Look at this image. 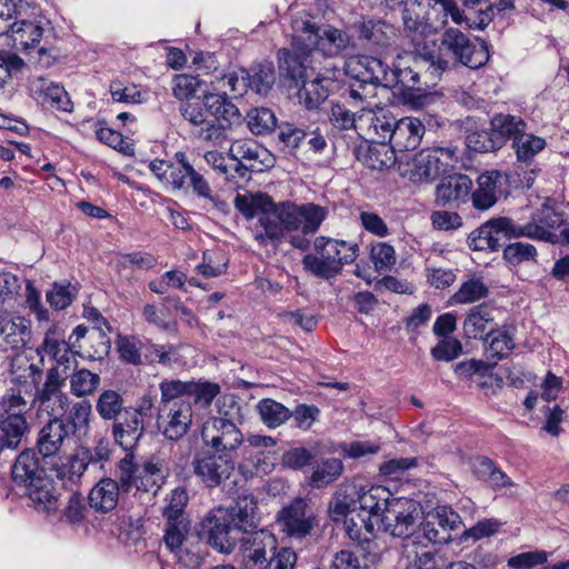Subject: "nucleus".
Here are the masks:
<instances>
[{"mask_svg": "<svg viewBox=\"0 0 569 569\" xmlns=\"http://www.w3.org/2000/svg\"><path fill=\"white\" fill-rule=\"evenodd\" d=\"M353 47L352 37L346 31L299 12L291 18L290 48L277 53L279 79L288 89L298 90L306 84L308 69L316 71L323 59L336 58Z\"/></svg>", "mask_w": 569, "mask_h": 569, "instance_id": "f257e3e1", "label": "nucleus"}, {"mask_svg": "<svg viewBox=\"0 0 569 569\" xmlns=\"http://www.w3.org/2000/svg\"><path fill=\"white\" fill-rule=\"evenodd\" d=\"M422 57L429 61L430 80H438L446 70L459 64L470 69L483 67L489 60V50L483 40H472L460 29L449 27L433 41L432 49L422 46Z\"/></svg>", "mask_w": 569, "mask_h": 569, "instance_id": "f03ea898", "label": "nucleus"}, {"mask_svg": "<svg viewBox=\"0 0 569 569\" xmlns=\"http://www.w3.org/2000/svg\"><path fill=\"white\" fill-rule=\"evenodd\" d=\"M328 216L325 207L315 203L296 204L290 201L276 203L271 200L268 214H261L259 222L263 233H257L260 243L270 241L278 246L287 233L301 231L303 234H315Z\"/></svg>", "mask_w": 569, "mask_h": 569, "instance_id": "7ed1b4c3", "label": "nucleus"}, {"mask_svg": "<svg viewBox=\"0 0 569 569\" xmlns=\"http://www.w3.org/2000/svg\"><path fill=\"white\" fill-rule=\"evenodd\" d=\"M227 398H223V405L218 408V417L208 418L201 429V440L203 448L216 452L232 456L243 442V435L237 426L233 418V409L237 413L240 407L237 402L229 399V410L226 409Z\"/></svg>", "mask_w": 569, "mask_h": 569, "instance_id": "20e7f679", "label": "nucleus"}, {"mask_svg": "<svg viewBox=\"0 0 569 569\" xmlns=\"http://www.w3.org/2000/svg\"><path fill=\"white\" fill-rule=\"evenodd\" d=\"M163 541L184 567L194 569L202 563L206 551L199 543V526L192 532L190 518L164 521Z\"/></svg>", "mask_w": 569, "mask_h": 569, "instance_id": "39448f33", "label": "nucleus"}, {"mask_svg": "<svg viewBox=\"0 0 569 569\" xmlns=\"http://www.w3.org/2000/svg\"><path fill=\"white\" fill-rule=\"evenodd\" d=\"M241 536L233 518L221 508L208 512L199 522V543L204 541L220 553L233 552Z\"/></svg>", "mask_w": 569, "mask_h": 569, "instance_id": "423d86ee", "label": "nucleus"}, {"mask_svg": "<svg viewBox=\"0 0 569 569\" xmlns=\"http://www.w3.org/2000/svg\"><path fill=\"white\" fill-rule=\"evenodd\" d=\"M535 232V226H520L509 218L500 217L472 231L468 237V244L475 251H497L508 239L536 234Z\"/></svg>", "mask_w": 569, "mask_h": 569, "instance_id": "0eeeda50", "label": "nucleus"}, {"mask_svg": "<svg viewBox=\"0 0 569 569\" xmlns=\"http://www.w3.org/2000/svg\"><path fill=\"white\" fill-rule=\"evenodd\" d=\"M423 511L420 502L405 497L391 500L379 521L381 530L395 538L407 539L420 528Z\"/></svg>", "mask_w": 569, "mask_h": 569, "instance_id": "6e6552de", "label": "nucleus"}, {"mask_svg": "<svg viewBox=\"0 0 569 569\" xmlns=\"http://www.w3.org/2000/svg\"><path fill=\"white\" fill-rule=\"evenodd\" d=\"M458 161V148L452 143L435 146L416 153L409 173L413 182L431 181L447 172Z\"/></svg>", "mask_w": 569, "mask_h": 569, "instance_id": "1a4fd4ad", "label": "nucleus"}, {"mask_svg": "<svg viewBox=\"0 0 569 569\" xmlns=\"http://www.w3.org/2000/svg\"><path fill=\"white\" fill-rule=\"evenodd\" d=\"M193 475L208 489L219 488L234 475L232 456L201 448L191 461Z\"/></svg>", "mask_w": 569, "mask_h": 569, "instance_id": "9d476101", "label": "nucleus"}, {"mask_svg": "<svg viewBox=\"0 0 569 569\" xmlns=\"http://www.w3.org/2000/svg\"><path fill=\"white\" fill-rule=\"evenodd\" d=\"M126 462H118L113 478H102L89 492L88 502L96 512L112 511L129 493L130 473Z\"/></svg>", "mask_w": 569, "mask_h": 569, "instance_id": "9b49d317", "label": "nucleus"}, {"mask_svg": "<svg viewBox=\"0 0 569 569\" xmlns=\"http://www.w3.org/2000/svg\"><path fill=\"white\" fill-rule=\"evenodd\" d=\"M346 74L353 81H360L367 87L388 88L392 84L391 67L383 60L372 56H355L345 63Z\"/></svg>", "mask_w": 569, "mask_h": 569, "instance_id": "f8f14e48", "label": "nucleus"}, {"mask_svg": "<svg viewBox=\"0 0 569 569\" xmlns=\"http://www.w3.org/2000/svg\"><path fill=\"white\" fill-rule=\"evenodd\" d=\"M238 543L243 569H266L268 555L278 548L276 536L266 529L243 532Z\"/></svg>", "mask_w": 569, "mask_h": 569, "instance_id": "ddd939ff", "label": "nucleus"}, {"mask_svg": "<svg viewBox=\"0 0 569 569\" xmlns=\"http://www.w3.org/2000/svg\"><path fill=\"white\" fill-rule=\"evenodd\" d=\"M332 59H323L318 68H316V71H313L316 73L315 79L310 82L306 81L305 87H300L297 90L299 102L309 110L318 109L329 97L335 86V80L340 69Z\"/></svg>", "mask_w": 569, "mask_h": 569, "instance_id": "4468645a", "label": "nucleus"}, {"mask_svg": "<svg viewBox=\"0 0 569 569\" xmlns=\"http://www.w3.org/2000/svg\"><path fill=\"white\" fill-rule=\"evenodd\" d=\"M277 521L289 538L302 540L318 527V519L305 499L298 498L284 506Z\"/></svg>", "mask_w": 569, "mask_h": 569, "instance_id": "2eb2a0df", "label": "nucleus"}, {"mask_svg": "<svg viewBox=\"0 0 569 569\" xmlns=\"http://www.w3.org/2000/svg\"><path fill=\"white\" fill-rule=\"evenodd\" d=\"M6 403L8 410L14 412L9 411L7 417L0 419V453L6 449H17L29 432V423L24 416L29 406L23 397H12Z\"/></svg>", "mask_w": 569, "mask_h": 569, "instance_id": "dca6fc26", "label": "nucleus"}, {"mask_svg": "<svg viewBox=\"0 0 569 569\" xmlns=\"http://www.w3.org/2000/svg\"><path fill=\"white\" fill-rule=\"evenodd\" d=\"M462 525L461 517L449 506H438L420 520L423 536L433 543L445 545L452 540V532Z\"/></svg>", "mask_w": 569, "mask_h": 569, "instance_id": "f3484780", "label": "nucleus"}, {"mask_svg": "<svg viewBox=\"0 0 569 569\" xmlns=\"http://www.w3.org/2000/svg\"><path fill=\"white\" fill-rule=\"evenodd\" d=\"M203 99L187 101L180 106L182 118L197 128L196 137L213 146H221L227 140L226 124H213L208 117Z\"/></svg>", "mask_w": 569, "mask_h": 569, "instance_id": "a211bd4d", "label": "nucleus"}, {"mask_svg": "<svg viewBox=\"0 0 569 569\" xmlns=\"http://www.w3.org/2000/svg\"><path fill=\"white\" fill-rule=\"evenodd\" d=\"M417 53L411 66L401 67L397 64L391 67L393 83L388 84L389 89L400 88L401 90L425 91L429 84H435L437 80H430L429 61L422 57V47L417 48Z\"/></svg>", "mask_w": 569, "mask_h": 569, "instance_id": "6ab92c4d", "label": "nucleus"}, {"mask_svg": "<svg viewBox=\"0 0 569 569\" xmlns=\"http://www.w3.org/2000/svg\"><path fill=\"white\" fill-rule=\"evenodd\" d=\"M228 156L233 161L249 164L254 172L268 171L274 167L277 161L272 152L252 139L234 140L229 148Z\"/></svg>", "mask_w": 569, "mask_h": 569, "instance_id": "aec40b11", "label": "nucleus"}, {"mask_svg": "<svg viewBox=\"0 0 569 569\" xmlns=\"http://www.w3.org/2000/svg\"><path fill=\"white\" fill-rule=\"evenodd\" d=\"M26 493L32 507L38 512L47 515L57 512L62 483L56 482L52 476L44 473L43 476L33 478V480L29 481L26 486Z\"/></svg>", "mask_w": 569, "mask_h": 569, "instance_id": "412c9836", "label": "nucleus"}, {"mask_svg": "<svg viewBox=\"0 0 569 569\" xmlns=\"http://www.w3.org/2000/svg\"><path fill=\"white\" fill-rule=\"evenodd\" d=\"M66 382V376L57 369H49L46 375V381L41 388L37 389L34 401L39 408L51 415H57L58 407L61 411L69 408V397L62 391Z\"/></svg>", "mask_w": 569, "mask_h": 569, "instance_id": "4be33fe9", "label": "nucleus"}, {"mask_svg": "<svg viewBox=\"0 0 569 569\" xmlns=\"http://www.w3.org/2000/svg\"><path fill=\"white\" fill-rule=\"evenodd\" d=\"M426 128L421 120L413 117L399 119L393 126L390 136V146L393 152H405L419 147Z\"/></svg>", "mask_w": 569, "mask_h": 569, "instance_id": "5701e85b", "label": "nucleus"}, {"mask_svg": "<svg viewBox=\"0 0 569 569\" xmlns=\"http://www.w3.org/2000/svg\"><path fill=\"white\" fill-rule=\"evenodd\" d=\"M146 432V422L137 418V415L124 410L123 415L113 422L112 436L127 453H133Z\"/></svg>", "mask_w": 569, "mask_h": 569, "instance_id": "b1692460", "label": "nucleus"}, {"mask_svg": "<svg viewBox=\"0 0 569 569\" xmlns=\"http://www.w3.org/2000/svg\"><path fill=\"white\" fill-rule=\"evenodd\" d=\"M358 39L370 47L386 48L396 36L395 28L381 19H361L352 24Z\"/></svg>", "mask_w": 569, "mask_h": 569, "instance_id": "393cba45", "label": "nucleus"}, {"mask_svg": "<svg viewBox=\"0 0 569 569\" xmlns=\"http://www.w3.org/2000/svg\"><path fill=\"white\" fill-rule=\"evenodd\" d=\"M67 425L61 416H54L40 430L37 447L42 458L56 457L69 437Z\"/></svg>", "mask_w": 569, "mask_h": 569, "instance_id": "a878e982", "label": "nucleus"}, {"mask_svg": "<svg viewBox=\"0 0 569 569\" xmlns=\"http://www.w3.org/2000/svg\"><path fill=\"white\" fill-rule=\"evenodd\" d=\"M472 180L462 173H455L441 179L436 188V202L447 206L451 202H463L470 194Z\"/></svg>", "mask_w": 569, "mask_h": 569, "instance_id": "bb28decb", "label": "nucleus"}, {"mask_svg": "<svg viewBox=\"0 0 569 569\" xmlns=\"http://www.w3.org/2000/svg\"><path fill=\"white\" fill-rule=\"evenodd\" d=\"M202 99L211 123L226 124L227 129L232 123L240 121L241 113L236 104L228 99L226 92L223 94L206 93Z\"/></svg>", "mask_w": 569, "mask_h": 569, "instance_id": "cd10ccee", "label": "nucleus"}, {"mask_svg": "<svg viewBox=\"0 0 569 569\" xmlns=\"http://www.w3.org/2000/svg\"><path fill=\"white\" fill-rule=\"evenodd\" d=\"M192 423V408L189 402H176L170 408L167 418L160 423L162 435L172 441L180 440Z\"/></svg>", "mask_w": 569, "mask_h": 569, "instance_id": "c85d7f7f", "label": "nucleus"}, {"mask_svg": "<svg viewBox=\"0 0 569 569\" xmlns=\"http://www.w3.org/2000/svg\"><path fill=\"white\" fill-rule=\"evenodd\" d=\"M42 349L54 361L51 369H57L68 378V371L78 367L77 351H73L70 343L64 340H58L46 333Z\"/></svg>", "mask_w": 569, "mask_h": 569, "instance_id": "c756f323", "label": "nucleus"}, {"mask_svg": "<svg viewBox=\"0 0 569 569\" xmlns=\"http://www.w3.org/2000/svg\"><path fill=\"white\" fill-rule=\"evenodd\" d=\"M0 335L12 349H21L31 339L30 321L23 317H3L1 311Z\"/></svg>", "mask_w": 569, "mask_h": 569, "instance_id": "7c9ffc66", "label": "nucleus"}, {"mask_svg": "<svg viewBox=\"0 0 569 569\" xmlns=\"http://www.w3.org/2000/svg\"><path fill=\"white\" fill-rule=\"evenodd\" d=\"M506 178L496 170L487 171L478 177V189L472 193V203L479 210L492 207L498 198L497 191Z\"/></svg>", "mask_w": 569, "mask_h": 569, "instance_id": "2f4dec72", "label": "nucleus"}, {"mask_svg": "<svg viewBox=\"0 0 569 569\" xmlns=\"http://www.w3.org/2000/svg\"><path fill=\"white\" fill-rule=\"evenodd\" d=\"M316 254H306L302 259V266L306 271L315 277L330 280L341 272V258L335 260L329 252L316 250Z\"/></svg>", "mask_w": 569, "mask_h": 569, "instance_id": "473e14b6", "label": "nucleus"}, {"mask_svg": "<svg viewBox=\"0 0 569 569\" xmlns=\"http://www.w3.org/2000/svg\"><path fill=\"white\" fill-rule=\"evenodd\" d=\"M562 216L551 208H542L533 214L532 221L525 226H535L537 228L536 234L528 236L532 239L543 240L550 243L559 241V236L550 229L558 228L562 224Z\"/></svg>", "mask_w": 569, "mask_h": 569, "instance_id": "72a5a7b5", "label": "nucleus"}, {"mask_svg": "<svg viewBox=\"0 0 569 569\" xmlns=\"http://www.w3.org/2000/svg\"><path fill=\"white\" fill-rule=\"evenodd\" d=\"M44 468L40 467L37 452L33 449L23 450L12 467V479L17 485L27 486L33 478L43 476Z\"/></svg>", "mask_w": 569, "mask_h": 569, "instance_id": "f704fd0d", "label": "nucleus"}, {"mask_svg": "<svg viewBox=\"0 0 569 569\" xmlns=\"http://www.w3.org/2000/svg\"><path fill=\"white\" fill-rule=\"evenodd\" d=\"M393 499L392 493L382 486H373L362 493L358 492L357 496L360 509L377 517L378 521H380L383 513L387 512Z\"/></svg>", "mask_w": 569, "mask_h": 569, "instance_id": "c9c22d12", "label": "nucleus"}, {"mask_svg": "<svg viewBox=\"0 0 569 569\" xmlns=\"http://www.w3.org/2000/svg\"><path fill=\"white\" fill-rule=\"evenodd\" d=\"M526 122L517 116L498 113L490 121V129L497 141L502 148L508 140L515 141V138L526 130Z\"/></svg>", "mask_w": 569, "mask_h": 569, "instance_id": "e433bc0d", "label": "nucleus"}, {"mask_svg": "<svg viewBox=\"0 0 569 569\" xmlns=\"http://www.w3.org/2000/svg\"><path fill=\"white\" fill-rule=\"evenodd\" d=\"M224 510L233 518L242 533L257 528V501L253 496L241 495L237 498L233 507Z\"/></svg>", "mask_w": 569, "mask_h": 569, "instance_id": "4c0bfd02", "label": "nucleus"}, {"mask_svg": "<svg viewBox=\"0 0 569 569\" xmlns=\"http://www.w3.org/2000/svg\"><path fill=\"white\" fill-rule=\"evenodd\" d=\"M315 250H325L330 257L337 260L341 258V268L351 263L358 257L359 246L355 242L336 240L323 236L317 237L313 242Z\"/></svg>", "mask_w": 569, "mask_h": 569, "instance_id": "58836bf2", "label": "nucleus"}, {"mask_svg": "<svg viewBox=\"0 0 569 569\" xmlns=\"http://www.w3.org/2000/svg\"><path fill=\"white\" fill-rule=\"evenodd\" d=\"M119 462H126V467H129V492L136 489V492H146L156 496L160 488L163 486L162 482L156 481L153 478H149L142 470H140V466L136 462V457L133 453H126L124 457L119 460Z\"/></svg>", "mask_w": 569, "mask_h": 569, "instance_id": "ea45409f", "label": "nucleus"}, {"mask_svg": "<svg viewBox=\"0 0 569 569\" xmlns=\"http://www.w3.org/2000/svg\"><path fill=\"white\" fill-rule=\"evenodd\" d=\"M400 7L405 31L408 33V37H411L412 41L416 42L417 48H421L420 37L425 34L428 26L419 13V3L410 0L401 2Z\"/></svg>", "mask_w": 569, "mask_h": 569, "instance_id": "a19ab883", "label": "nucleus"}, {"mask_svg": "<svg viewBox=\"0 0 569 569\" xmlns=\"http://www.w3.org/2000/svg\"><path fill=\"white\" fill-rule=\"evenodd\" d=\"M66 417L62 418L67 425V430L72 435H86L90 426L92 406L89 400H81L71 405Z\"/></svg>", "mask_w": 569, "mask_h": 569, "instance_id": "79ce46f5", "label": "nucleus"}, {"mask_svg": "<svg viewBox=\"0 0 569 569\" xmlns=\"http://www.w3.org/2000/svg\"><path fill=\"white\" fill-rule=\"evenodd\" d=\"M250 86L253 92L266 96L272 89L276 81V70L271 61L254 63L247 70Z\"/></svg>", "mask_w": 569, "mask_h": 569, "instance_id": "37998d69", "label": "nucleus"}, {"mask_svg": "<svg viewBox=\"0 0 569 569\" xmlns=\"http://www.w3.org/2000/svg\"><path fill=\"white\" fill-rule=\"evenodd\" d=\"M123 405L124 399L121 393L112 389H107L99 395L96 401V410L101 419L112 420L114 422L127 409Z\"/></svg>", "mask_w": 569, "mask_h": 569, "instance_id": "c03bdc74", "label": "nucleus"}, {"mask_svg": "<svg viewBox=\"0 0 569 569\" xmlns=\"http://www.w3.org/2000/svg\"><path fill=\"white\" fill-rule=\"evenodd\" d=\"M70 392L78 397L84 398L94 393L99 388L101 378L98 373H94L86 368L74 369L73 372L68 376Z\"/></svg>", "mask_w": 569, "mask_h": 569, "instance_id": "a18cd8bd", "label": "nucleus"}, {"mask_svg": "<svg viewBox=\"0 0 569 569\" xmlns=\"http://www.w3.org/2000/svg\"><path fill=\"white\" fill-rule=\"evenodd\" d=\"M189 495L183 487H177L166 497L161 515L164 521L190 518L186 508Z\"/></svg>", "mask_w": 569, "mask_h": 569, "instance_id": "49530a36", "label": "nucleus"}, {"mask_svg": "<svg viewBox=\"0 0 569 569\" xmlns=\"http://www.w3.org/2000/svg\"><path fill=\"white\" fill-rule=\"evenodd\" d=\"M12 24L13 27L10 31L14 46L18 49L26 50L40 42L43 29L38 23L22 20L20 22H13Z\"/></svg>", "mask_w": 569, "mask_h": 569, "instance_id": "de8ad7c7", "label": "nucleus"}, {"mask_svg": "<svg viewBox=\"0 0 569 569\" xmlns=\"http://www.w3.org/2000/svg\"><path fill=\"white\" fill-rule=\"evenodd\" d=\"M271 200L270 196L262 192L256 194L238 193L234 198V207L246 218L252 219L258 211H261V214H268Z\"/></svg>", "mask_w": 569, "mask_h": 569, "instance_id": "09e8293b", "label": "nucleus"}, {"mask_svg": "<svg viewBox=\"0 0 569 569\" xmlns=\"http://www.w3.org/2000/svg\"><path fill=\"white\" fill-rule=\"evenodd\" d=\"M485 341L488 343L487 357L495 362L508 357L515 348L513 339L506 330H491L487 333Z\"/></svg>", "mask_w": 569, "mask_h": 569, "instance_id": "8fccbe9b", "label": "nucleus"}, {"mask_svg": "<svg viewBox=\"0 0 569 569\" xmlns=\"http://www.w3.org/2000/svg\"><path fill=\"white\" fill-rule=\"evenodd\" d=\"M257 409L261 420L269 428H277L291 417V411L287 407L270 398L260 400Z\"/></svg>", "mask_w": 569, "mask_h": 569, "instance_id": "3c124183", "label": "nucleus"}, {"mask_svg": "<svg viewBox=\"0 0 569 569\" xmlns=\"http://www.w3.org/2000/svg\"><path fill=\"white\" fill-rule=\"evenodd\" d=\"M358 488L355 485H343L335 493L329 505V511L333 520L346 517L356 505Z\"/></svg>", "mask_w": 569, "mask_h": 569, "instance_id": "603ef678", "label": "nucleus"}, {"mask_svg": "<svg viewBox=\"0 0 569 569\" xmlns=\"http://www.w3.org/2000/svg\"><path fill=\"white\" fill-rule=\"evenodd\" d=\"M545 146V139L527 133L526 130H522L512 142L517 159L521 162L531 160L538 152L543 150Z\"/></svg>", "mask_w": 569, "mask_h": 569, "instance_id": "864d4df0", "label": "nucleus"}, {"mask_svg": "<svg viewBox=\"0 0 569 569\" xmlns=\"http://www.w3.org/2000/svg\"><path fill=\"white\" fill-rule=\"evenodd\" d=\"M247 126L253 134L271 132L277 127V118L269 108L251 109L246 117Z\"/></svg>", "mask_w": 569, "mask_h": 569, "instance_id": "5fc2aeb1", "label": "nucleus"}, {"mask_svg": "<svg viewBox=\"0 0 569 569\" xmlns=\"http://www.w3.org/2000/svg\"><path fill=\"white\" fill-rule=\"evenodd\" d=\"M343 465L337 458H329L317 465L311 477L310 483L316 488H322L333 482L342 472Z\"/></svg>", "mask_w": 569, "mask_h": 569, "instance_id": "6e6d98bb", "label": "nucleus"}, {"mask_svg": "<svg viewBox=\"0 0 569 569\" xmlns=\"http://www.w3.org/2000/svg\"><path fill=\"white\" fill-rule=\"evenodd\" d=\"M376 97V91L372 87H367L360 81L351 82L341 92L342 103H347L352 108L361 107V110H366L365 104H369L370 100Z\"/></svg>", "mask_w": 569, "mask_h": 569, "instance_id": "4d7b16f0", "label": "nucleus"}, {"mask_svg": "<svg viewBox=\"0 0 569 569\" xmlns=\"http://www.w3.org/2000/svg\"><path fill=\"white\" fill-rule=\"evenodd\" d=\"M493 320L491 310L485 306L471 309L463 322V329L469 337L476 338L486 331L487 325Z\"/></svg>", "mask_w": 569, "mask_h": 569, "instance_id": "13d9d810", "label": "nucleus"}, {"mask_svg": "<svg viewBox=\"0 0 569 569\" xmlns=\"http://www.w3.org/2000/svg\"><path fill=\"white\" fill-rule=\"evenodd\" d=\"M220 393V386L218 383L204 381L194 382L189 381L188 397H192L193 402L199 408H207L211 405L213 399Z\"/></svg>", "mask_w": 569, "mask_h": 569, "instance_id": "bf43d9fd", "label": "nucleus"}, {"mask_svg": "<svg viewBox=\"0 0 569 569\" xmlns=\"http://www.w3.org/2000/svg\"><path fill=\"white\" fill-rule=\"evenodd\" d=\"M489 293L488 288L483 284L482 281L478 279H471L461 284L459 291H457L451 300L455 303H472L476 302Z\"/></svg>", "mask_w": 569, "mask_h": 569, "instance_id": "052dcab7", "label": "nucleus"}, {"mask_svg": "<svg viewBox=\"0 0 569 569\" xmlns=\"http://www.w3.org/2000/svg\"><path fill=\"white\" fill-rule=\"evenodd\" d=\"M467 147L476 152H492L500 149L491 129L472 131L466 138Z\"/></svg>", "mask_w": 569, "mask_h": 569, "instance_id": "680f3d73", "label": "nucleus"}, {"mask_svg": "<svg viewBox=\"0 0 569 569\" xmlns=\"http://www.w3.org/2000/svg\"><path fill=\"white\" fill-rule=\"evenodd\" d=\"M369 113L370 126L369 130H372L377 136V142L380 144H386V142H390L391 131H393V126L397 124L398 120L390 113H382L380 116Z\"/></svg>", "mask_w": 569, "mask_h": 569, "instance_id": "e2e57ef3", "label": "nucleus"}, {"mask_svg": "<svg viewBox=\"0 0 569 569\" xmlns=\"http://www.w3.org/2000/svg\"><path fill=\"white\" fill-rule=\"evenodd\" d=\"M191 188L192 192L197 194L199 198L207 199L213 203L218 209H222L224 207V202L220 201L212 193V189L207 181V179L198 172L196 169L189 172V177L187 180V189Z\"/></svg>", "mask_w": 569, "mask_h": 569, "instance_id": "0e129e2a", "label": "nucleus"}, {"mask_svg": "<svg viewBox=\"0 0 569 569\" xmlns=\"http://www.w3.org/2000/svg\"><path fill=\"white\" fill-rule=\"evenodd\" d=\"M11 373L19 382L31 380L32 383L39 385L42 377V369L36 363L29 362L26 358H18L12 362Z\"/></svg>", "mask_w": 569, "mask_h": 569, "instance_id": "69168bd1", "label": "nucleus"}, {"mask_svg": "<svg viewBox=\"0 0 569 569\" xmlns=\"http://www.w3.org/2000/svg\"><path fill=\"white\" fill-rule=\"evenodd\" d=\"M329 122L337 130H349L356 128V113L345 103H332L329 113Z\"/></svg>", "mask_w": 569, "mask_h": 569, "instance_id": "338daca9", "label": "nucleus"}, {"mask_svg": "<svg viewBox=\"0 0 569 569\" xmlns=\"http://www.w3.org/2000/svg\"><path fill=\"white\" fill-rule=\"evenodd\" d=\"M462 353V345L455 338H442L432 349L431 356L437 361H452Z\"/></svg>", "mask_w": 569, "mask_h": 569, "instance_id": "774afa93", "label": "nucleus"}]
</instances>
